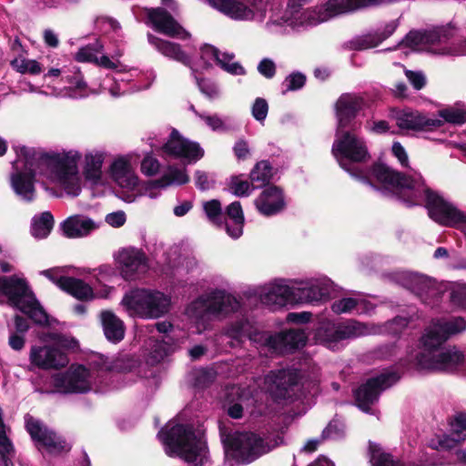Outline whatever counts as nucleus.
Masks as SVG:
<instances>
[{
	"instance_id": "1",
	"label": "nucleus",
	"mask_w": 466,
	"mask_h": 466,
	"mask_svg": "<svg viewBox=\"0 0 466 466\" xmlns=\"http://www.w3.org/2000/svg\"><path fill=\"white\" fill-rule=\"evenodd\" d=\"M107 153L102 148H87L81 153L76 149L62 151L48 159L47 177L51 183L71 197L82 190V177L93 187L105 185L104 164Z\"/></svg>"
},
{
	"instance_id": "2",
	"label": "nucleus",
	"mask_w": 466,
	"mask_h": 466,
	"mask_svg": "<svg viewBox=\"0 0 466 466\" xmlns=\"http://www.w3.org/2000/svg\"><path fill=\"white\" fill-rule=\"evenodd\" d=\"M158 437L169 456H178L193 466H206L208 462L201 431L172 422L159 431Z\"/></svg>"
},
{
	"instance_id": "3",
	"label": "nucleus",
	"mask_w": 466,
	"mask_h": 466,
	"mask_svg": "<svg viewBox=\"0 0 466 466\" xmlns=\"http://www.w3.org/2000/svg\"><path fill=\"white\" fill-rule=\"evenodd\" d=\"M238 308L239 302L233 295L223 289H214L192 301L186 313L195 332L200 334L209 328L211 317H224Z\"/></svg>"
},
{
	"instance_id": "4",
	"label": "nucleus",
	"mask_w": 466,
	"mask_h": 466,
	"mask_svg": "<svg viewBox=\"0 0 466 466\" xmlns=\"http://www.w3.org/2000/svg\"><path fill=\"white\" fill-rule=\"evenodd\" d=\"M227 335L238 341L248 339L260 346L268 348L269 350L279 353L302 347L307 340V336L301 329H289L272 336L258 330L248 320L232 324L228 329Z\"/></svg>"
},
{
	"instance_id": "5",
	"label": "nucleus",
	"mask_w": 466,
	"mask_h": 466,
	"mask_svg": "<svg viewBox=\"0 0 466 466\" xmlns=\"http://www.w3.org/2000/svg\"><path fill=\"white\" fill-rule=\"evenodd\" d=\"M4 303L19 309L37 324L48 323L47 314L23 276L0 277V304Z\"/></svg>"
},
{
	"instance_id": "6",
	"label": "nucleus",
	"mask_w": 466,
	"mask_h": 466,
	"mask_svg": "<svg viewBox=\"0 0 466 466\" xmlns=\"http://www.w3.org/2000/svg\"><path fill=\"white\" fill-rule=\"evenodd\" d=\"M121 306L130 317L156 319L169 311L171 298L155 289H134L124 295Z\"/></svg>"
},
{
	"instance_id": "7",
	"label": "nucleus",
	"mask_w": 466,
	"mask_h": 466,
	"mask_svg": "<svg viewBox=\"0 0 466 466\" xmlns=\"http://www.w3.org/2000/svg\"><path fill=\"white\" fill-rule=\"evenodd\" d=\"M15 150L16 159L13 163L11 185L23 200L31 201L35 198L34 177L37 155L33 148L25 146H16Z\"/></svg>"
},
{
	"instance_id": "8",
	"label": "nucleus",
	"mask_w": 466,
	"mask_h": 466,
	"mask_svg": "<svg viewBox=\"0 0 466 466\" xmlns=\"http://www.w3.org/2000/svg\"><path fill=\"white\" fill-rule=\"evenodd\" d=\"M131 155L116 157L108 166V176L117 188L119 198L127 203H133L142 196L141 180L132 164Z\"/></svg>"
},
{
	"instance_id": "9",
	"label": "nucleus",
	"mask_w": 466,
	"mask_h": 466,
	"mask_svg": "<svg viewBox=\"0 0 466 466\" xmlns=\"http://www.w3.org/2000/svg\"><path fill=\"white\" fill-rule=\"evenodd\" d=\"M222 437L227 454L244 463L255 461L277 445L276 442L270 444L251 432L236 431L226 435L222 431Z\"/></svg>"
},
{
	"instance_id": "10",
	"label": "nucleus",
	"mask_w": 466,
	"mask_h": 466,
	"mask_svg": "<svg viewBox=\"0 0 466 466\" xmlns=\"http://www.w3.org/2000/svg\"><path fill=\"white\" fill-rule=\"evenodd\" d=\"M51 381L57 392L86 393L96 385L97 373L83 365H72L66 372L53 375Z\"/></svg>"
},
{
	"instance_id": "11",
	"label": "nucleus",
	"mask_w": 466,
	"mask_h": 466,
	"mask_svg": "<svg viewBox=\"0 0 466 466\" xmlns=\"http://www.w3.org/2000/svg\"><path fill=\"white\" fill-rule=\"evenodd\" d=\"M338 128L337 138L332 147V153L339 161V166L346 171L351 173L347 161L362 162L369 157V152L365 142L350 132H343Z\"/></svg>"
},
{
	"instance_id": "12",
	"label": "nucleus",
	"mask_w": 466,
	"mask_h": 466,
	"mask_svg": "<svg viewBox=\"0 0 466 466\" xmlns=\"http://www.w3.org/2000/svg\"><path fill=\"white\" fill-rule=\"evenodd\" d=\"M298 288L291 286L287 279H274L256 289L255 294L261 303L274 309L287 305L302 302Z\"/></svg>"
},
{
	"instance_id": "13",
	"label": "nucleus",
	"mask_w": 466,
	"mask_h": 466,
	"mask_svg": "<svg viewBox=\"0 0 466 466\" xmlns=\"http://www.w3.org/2000/svg\"><path fill=\"white\" fill-rule=\"evenodd\" d=\"M159 151L164 157L181 159L186 164L196 163L204 157L200 145L184 137L177 129H172Z\"/></svg>"
},
{
	"instance_id": "14",
	"label": "nucleus",
	"mask_w": 466,
	"mask_h": 466,
	"mask_svg": "<svg viewBox=\"0 0 466 466\" xmlns=\"http://www.w3.org/2000/svg\"><path fill=\"white\" fill-rule=\"evenodd\" d=\"M75 345L74 340L59 337L57 347L32 346L30 350V364L42 370L60 369L67 365L68 359L59 348H70Z\"/></svg>"
},
{
	"instance_id": "15",
	"label": "nucleus",
	"mask_w": 466,
	"mask_h": 466,
	"mask_svg": "<svg viewBox=\"0 0 466 466\" xmlns=\"http://www.w3.org/2000/svg\"><path fill=\"white\" fill-rule=\"evenodd\" d=\"M114 258L120 275L126 280H136L146 274L149 268L147 256L142 249L137 248H121Z\"/></svg>"
},
{
	"instance_id": "16",
	"label": "nucleus",
	"mask_w": 466,
	"mask_h": 466,
	"mask_svg": "<svg viewBox=\"0 0 466 466\" xmlns=\"http://www.w3.org/2000/svg\"><path fill=\"white\" fill-rule=\"evenodd\" d=\"M399 380L395 372L381 373L376 378L370 379L356 391L355 397L358 406L364 411H369L370 405L373 404L380 393L393 385Z\"/></svg>"
},
{
	"instance_id": "17",
	"label": "nucleus",
	"mask_w": 466,
	"mask_h": 466,
	"mask_svg": "<svg viewBox=\"0 0 466 466\" xmlns=\"http://www.w3.org/2000/svg\"><path fill=\"white\" fill-rule=\"evenodd\" d=\"M25 424L27 431L36 442L39 450H45L52 454H58L70 450V447L64 440L49 431L38 420L28 417L25 420Z\"/></svg>"
},
{
	"instance_id": "18",
	"label": "nucleus",
	"mask_w": 466,
	"mask_h": 466,
	"mask_svg": "<svg viewBox=\"0 0 466 466\" xmlns=\"http://www.w3.org/2000/svg\"><path fill=\"white\" fill-rule=\"evenodd\" d=\"M297 381L298 374L295 370L272 371L264 379V390L277 400H288L292 398Z\"/></svg>"
},
{
	"instance_id": "19",
	"label": "nucleus",
	"mask_w": 466,
	"mask_h": 466,
	"mask_svg": "<svg viewBox=\"0 0 466 466\" xmlns=\"http://www.w3.org/2000/svg\"><path fill=\"white\" fill-rule=\"evenodd\" d=\"M206 2L235 21H252L257 14L256 0H206Z\"/></svg>"
},
{
	"instance_id": "20",
	"label": "nucleus",
	"mask_w": 466,
	"mask_h": 466,
	"mask_svg": "<svg viewBox=\"0 0 466 466\" xmlns=\"http://www.w3.org/2000/svg\"><path fill=\"white\" fill-rule=\"evenodd\" d=\"M367 333L368 329L364 324L357 321H349L339 326L333 324L322 325L319 328L316 336L319 342L326 343L329 346L332 342L365 335Z\"/></svg>"
},
{
	"instance_id": "21",
	"label": "nucleus",
	"mask_w": 466,
	"mask_h": 466,
	"mask_svg": "<svg viewBox=\"0 0 466 466\" xmlns=\"http://www.w3.org/2000/svg\"><path fill=\"white\" fill-rule=\"evenodd\" d=\"M147 17L153 27L161 34L183 40L190 37V34L164 8L147 9Z\"/></svg>"
},
{
	"instance_id": "22",
	"label": "nucleus",
	"mask_w": 466,
	"mask_h": 466,
	"mask_svg": "<svg viewBox=\"0 0 466 466\" xmlns=\"http://www.w3.org/2000/svg\"><path fill=\"white\" fill-rule=\"evenodd\" d=\"M254 204L260 214L267 217L274 216L285 208L283 192L276 186L267 187L254 200Z\"/></svg>"
},
{
	"instance_id": "23",
	"label": "nucleus",
	"mask_w": 466,
	"mask_h": 466,
	"mask_svg": "<svg viewBox=\"0 0 466 466\" xmlns=\"http://www.w3.org/2000/svg\"><path fill=\"white\" fill-rule=\"evenodd\" d=\"M397 126L401 129L414 131H432L443 126V121L431 117L419 111L405 112L397 117Z\"/></svg>"
},
{
	"instance_id": "24",
	"label": "nucleus",
	"mask_w": 466,
	"mask_h": 466,
	"mask_svg": "<svg viewBox=\"0 0 466 466\" xmlns=\"http://www.w3.org/2000/svg\"><path fill=\"white\" fill-rule=\"evenodd\" d=\"M75 59L82 63H94L106 69H114L118 66L117 61L111 60L103 54V45L98 40L79 48L75 55Z\"/></svg>"
},
{
	"instance_id": "25",
	"label": "nucleus",
	"mask_w": 466,
	"mask_h": 466,
	"mask_svg": "<svg viewBox=\"0 0 466 466\" xmlns=\"http://www.w3.org/2000/svg\"><path fill=\"white\" fill-rule=\"evenodd\" d=\"M98 228L97 222L83 215L71 216L61 224L64 235L69 238H85Z\"/></svg>"
},
{
	"instance_id": "26",
	"label": "nucleus",
	"mask_w": 466,
	"mask_h": 466,
	"mask_svg": "<svg viewBox=\"0 0 466 466\" xmlns=\"http://www.w3.org/2000/svg\"><path fill=\"white\" fill-rule=\"evenodd\" d=\"M364 102L361 98L352 95H342L336 103V115L338 118V128H342L348 125L351 118L361 110Z\"/></svg>"
},
{
	"instance_id": "27",
	"label": "nucleus",
	"mask_w": 466,
	"mask_h": 466,
	"mask_svg": "<svg viewBox=\"0 0 466 466\" xmlns=\"http://www.w3.org/2000/svg\"><path fill=\"white\" fill-rule=\"evenodd\" d=\"M147 39L159 53L163 56L176 60L185 66H190V56L182 49L179 44L161 39L151 34L147 35Z\"/></svg>"
},
{
	"instance_id": "28",
	"label": "nucleus",
	"mask_w": 466,
	"mask_h": 466,
	"mask_svg": "<svg viewBox=\"0 0 466 466\" xmlns=\"http://www.w3.org/2000/svg\"><path fill=\"white\" fill-rule=\"evenodd\" d=\"M99 316L106 338L113 343L121 341L125 336L124 322L111 310H103Z\"/></svg>"
},
{
	"instance_id": "29",
	"label": "nucleus",
	"mask_w": 466,
	"mask_h": 466,
	"mask_svg": "<svg viewBox=\"0 0 466 466\" xmlns=\"http://www.w3.org/2000/svg\"><path fill=\"white\" fill-rule=\"evenodd\" d=\"M331 290V282L325 278L312 279L305 286L298 288V292L303 294L302 301L313 302L326 299Z\"/></svg>"
},
{
	"instance_id": "30",
	"label": "nucleus",
	"mask_w": 466,
	"mask_h": 466,
	"mask_svg": "<svg viewBox=\"0 0 466 466\" xmlns=\"http://www.w3.org/2000/svg\"><path fill=\"white\" fill-rule=\"evenodd\" d=\"M228 220L226 221V230L232 238H238L243 234L244 214L242 207L238 201H234L227 207L226 209Z\"/></svg>"
},
{
	"instance_id": "31",
	"label": "nucleus",
	"mask_w": 466,
	"mask_h": 466,
	"mask_svg": "<svg viewBox=\"0 0 466 466\" xmlns=\"http://www.w3.org/2000/svg\"><path fill=\"white\" fill-rule=\"evenodd\" d=\"M60 289L79 300L96 299L93 288L81 279L70 278L60 279Z\"/></svg>"
},
{
	"instance_id": "32",
	"label": "nucleus",
	"mask_w": 466,
	"mask_h": 466,
	"mask_svg": "<svg viewBox=\"0 0 466 466\" xmlns=\"http://www.w3.org/2000/svg\"><path fill=\"white\" fill-rule=\"evenodd\" d=\"M189 176L185 167H178L173 165L167 167L166 172L157 179H154L151 187H165L166 188L176 185L180 186L188 183Z\"/></svg>"
},
{
	"instance_id": "33",
	"label": "nucleus",
	"mask_w": 466,
	"mask_h": 466,
	"mask_svg": "<svg viewBox=\"0 0 466 466\" xmlns=\"http://www.w3.org/2000/svg\"><path fill=\"white\" fill-rule=\"evenodd\" d=\"M54 227V218L48 211L36 215L32 218L31 234L35 238H46Z\"/></svg>"
},
{
	"instance_id": "34",
	"label": "nucleus",
	"mask_w": 466,
	"mask_h": 466,
	"mask_svg": "<svg viewBox=\"0 0 466 466\" xmlns=\"http://www.w3.org/2000/svg\"><path fill=\"white\" fill-rule=\"evenodd\" d=\"M331 309L336 314L364 313L368 311V304L362 299L343 298L333 302Z\"/></svg>"
},
{
	"instance_id": "35",
	"label": "nucleus",
	"mask_w": 466,
	"mask_h": 466,
	"mask_svg": "<svg viewBox=\"0 0 466 466\" xmlns=\"http://www.w3.org/2000/svg\"><path fill=\"white\" fill-rule=\"evenodd\" d=\"M441 120L454 125H461L466 122V109L461 105H455L441 109L438 113Z\"/></svg>"
},
{
	"instance_id": "36",
	"label": "nucleus",
	"mask_w": 466,
	"mask_h": 466,
	"mask_svg": "<svg viewBox=\"0 0 466 466\" xmlns=\"http://www.w3.org/2000/svg\"><path fill=\"white\" fill-rule=\"evenodd\" d=\"M147 361L151 364L161 361L169 352V347L158 339H149L146 344Z\"/></svg>"
},
{
	"instance_id": "37",
	"label": "nucleus",
	"mask_w": 466,
	"mask_h": 466,
	"mask_svg": "<svg viewBox=\"0 0 466 466\" xmlns=\"http://www.w3.org/2000/svg\"><path fill=\"white\" fill-rule=\"evenodd\" d=\"M370 462L372 466H404L399 461L392 460L389 453L376 443H370Z\"/></svg>"
},
{
	"instance_id": "38",
	"label": "nucleus",
	"mask_w": 466,
	"mask_h": 466,
	"mask_svg": "<svg viewBox=\"0 0 466 466\" xmlns=\"http://www.w3.org/2000/svg\"><path fill=\"white\" fill-rule=\"evenodd\" d=\"M432 37H437L436 34L429 32H410L403 39L402 44L412 49H421L424 45H432Z\"/></svg>"
},
{
	"instance_id": "39",
	"label": "nucleus",
	"mask_w": 466,
	"mask_h": 466,
	"mask_svg": "<svg viewBox=\"0 0 466 466\" xmlns=\"http://www.w3.org/2000/svg\"><path fill=\"white\" fill-rule=\"evenodd\" d=\"M253 182H249L242 176L232 177L228 182V190L237 197L249 196L254 190Z\"/></svg>"
},
{
	"instance_id": "40",
	"label": "nucleus",
	"mask_w": 466,
	"mask_h": 466,
	"mask_svg": "<svg viewBox=\"0 0 466 466\" xmlns=\"http://www.w3.org/2000/svg\"><path fill=\"white\" fill-rule=\"evenodd\" d=\"M380 44L378 35L375 33L359 35L348 43V46L353 50H364L372 48Z\"/></svg>"
},
{
	"instance_id": "41",
	"label": "nucleus",
	"mask_w": 466,
	"mask_h": 466,
	"mask_svg": "<svg viewBox=\"0 0 466 466\" xmlns=\"http://www.w3.org/2000/svg\"><path fill=\"white\" fill-rule=\"evenodd\" d=\"M11 65L14 69L22 74L29 73L35 75L41 72V67L37 61L25 57L15 58L12 60Z\"/></svg>"
},
{
	"instance_id": "42",
	"label": "nucleus",
	"mask_w": 466,
	"mask_h": 466,
	"mask_svg": "<svg viewBox=\"0 0 466 466\" xmlns=\"http://www.w3.org/2000/svg\"><path fill=\"white\" fill-rule=\"evenodd\" d=\"M234 54L222 53L217 65L231 75H243L244 68L234 61Z\"/></svg>"
},
{
	"instance_id": "43",
	"label": "nucleus",
	"mask_w": 466,
	"mask_h": 466,
	"mask_svg": "<svg viewBox=\"0 0 466 466\" xmlns=\"http://www.w3.org/2000/svg\"><path fill=\"white\" fill-rule=\"evenodd\" d=\"M271 177V167L268 161H260L256 164L250 172V180L253 183H266Z\"/></svg>"
},
{
	"instance_id": "44",
	"label": "nucleus",
	"mask_w": 466,
	"mask_h": 466,
	"mask_svg": "<svg viewBox=\"0 0 466 466\" xmlns=\"http://www.w3.org/2000/svg\"><path fill=\"white\" fill-rule=\"evenodd\" d=\"M160 167L159 160L151 153H147L140 163V171L146 177H154L159 172Z\"/></svg>"
},
{
	"instance_id": "45",
	"label": "nucleus",
	"mask_w": 466,
	"mask_h": 466,
	"mask_svg": "<svg viewBox=\"0 0 466 466\" xmlns=\"http://www.w3.org/2000/svg\"><path fill=\"white\" fill-rule=\"evenodd\" d=\"M451 432L458 436V440H466V412L454 415L451 421Z\"/></svg>"
},
{
	"instance_id": "46",
	"label": "nucleus",
	"mask_w": 466,
	"mask_h": 466,
	"mask_svg": "<svg viewBox=\"0 0 466 466\" xmlns=\"http://www.w3.org/2000/svg\"><path fill=\"white\" fill-rule=\"evenodd\" d=\"M221 52L210 45H205L200 49V60L202 61L203 67H209L213 62L218 63Z\"/></svg>"
},
{
	"instance_id": "47",
	"label": "nucleus",
	"mask_w": 466,
	"mask_h": 466,
	"mask_svg": "<svg viewBox=\"0 0 466 466\" xmlns=\"http://www.w3.org/2000/svg\"><path fill=\"white\" fill-rule=\"evenodd\" d=\"M138 366V361L133 357H125L117 359L114 361L113 365L106 366V370H116L117 371L126 372L133 371Z\"/></svg>"
},
{
	"instance_id": "48",
	"label": "nucleus",
	"mask_w": 466,
	"mask_h": 466,
	"mask_svg": "<svg viewBox=\"0 0 466 466\" xmlns=\"http://www.w3.org/2000/svg\"><path fill=\"white\" fill-rule=\"evenodd\" d=\"M200 117L213 131L224 132L229 129V125L228 124L227 120L220 118L217 115L200 116Z\"/></svg>"
},
{
	"instance_id": "49",
	"label": "nucleus",
	"mask_w": 466,
	"mask_h": 466,
	"mask_svg": "<svg viewBox=\"0 0 466 466\" xmlns=\"http://www.w3.org/2000/svg\"><path fill=\"white\" fill-rule=\"evenodd\" d=\"M455 28L451 25L442 26L431 31V34H436L437 37H432L431 44L442 43L454 35Z\"/></svg>"
},
{
	"instance_id": "50",
	"label": "nucleus",
	"mask_w": 466,
	"mask_h": 466,
	"mask_svg": "<svg viewBox=\"0 0 466 466\" xmlns=\"http://www.w3.org/2000/svg\"><path fill=\"white\" fill-rule=\"evenodd\" d=\"M268 106L265 99L257 98L252 106V116L258 121H263L268 115Z\"/></svg>"
},
{
	"instance_id": "51",
	"label": "nucleus",
	"mask_w": 466,
	"mask_h": 466,
	"mask_svg": "<svg viewBox=\"0 0 466 466\" xmlns=\"http://www.w3.org/2000/svg\"><path fill=\"white\" fill-rule=\"evenodd\" d=\"M204 210L208 218L215 222L221 215V204L218 200L212 199L204 204Z\"/></svg>"
},
{
	"instance_id": "52",
	"label": "nucleus",
	"mask_w": 466,
	"mask_h": 466,
	"mask_svg": "<svg viewBox=\"0 0 466 466\" xmlns=\"http://www.w3.org/2000/svg\"><path fill=\"white\" fill-rule=\"evenodd\" d=\"M405 76L414 87H423L427 84V79L423 72L405 70Z\"/></svg>"
},
{
	"instance_id": "53",
	"label": "nucleus",
	"mask_w": 466,
	"mask_h": 466,
	"mask_svg": "<svg viewBox=\"0 0 466 466\" xmlns=\"http://www.w3.org/2000/svg\"><path fill=\"white\" fill-rule=\"evenodd\" d=\"M105 221L113 228H120L127 221L126 213L122 210L109 213L106 216Z\"/></svg>"
},
{
	"instance_id": "54",
	"label": "nucleus",
	"mask_w": 466,
	"mask_h": 466,
	"mask_svg": "<svg viewBox=\"0 0 466 466\" xmlns=\"http://www.w3.org/2000/svg\"><path fill=\"white\" fill-rule=\"evenodd\" d=\"M195 180L197 187L201 190L208 189L213 185V178L205 171L197 170L195 173Z\"/></svg>"
},
{
	"instance_id": "55",
	"label": "nucleus",
	"mask_w": 466,
	"mask_h": 466,
	"mask_svg": "<svg viewBox=\"0 0 466 466\" xmlns=\"http://www.w3.org/2000/svg\"><path fill=\"white\" fill-rule=\"evenodd\" d=\"M258 72L267 78H271L276 73L274 62L268 58H264L258 66Z\"/></svg>"
},
{
	"instance_id": "56",
	"label": "nucleus",
	"mask_w": 466,
	"mask_h": 466,
	"mask_svg": "<svg viewBox=\"0 0 466 466\" xmlns=\"http://www.w3.org/2000/svg\"><path fill=\"white\" fill-rule=\"evenodd\" d=\"M391 152L402 167H408L409 157L405 148L400 142H394L392 144Z\"/></svg>"
},
{
	"instance_id": "57",
	"label": "nucleus",
	"mask_w": 466,
	"mask_h": 466,
	"mask_svg": "<svg viewBox=\"0 0 466 466\" xmlns=\"http://www.w3.org/2000/svg\"><path fill=\"white\" fill-rule=\"evenodd\" d=\"M65 272V268H55L46 270H43L41 274L47 279H49L53 283H55L57 287L60 288V279H67L68 277L63 276Z\"/></svg>"
},
{
	"instance_id": "58",
	"label": "nucleus",
	"mask_w": 466,
	"mask_h": 466,
	"mask_svg": "<svg viewBox=\"0 0 466 466\" xmlns=\"http://www.w3.org/2000/svg\"><path fill=\"white\" fill-rule=\"evenodd\" d=\"M96 271V277L98 282L110 280L116 274L114 268L110 265H102Z\"/></svg>"
},
{
	"instance_id": "59",
	"label": "nucleus",
	"mask_w": 466,
	"mask_h": 466,
	"mask_svg": "<svg viewBox=\"0 0 466 466\" xmlns=\"http://www.w3.org/2000/svg\"><path fill=\"white\" fill-rule=\"evenodd\" d=\"M306 83V76L301 73H293L286 78L287 87H302Z\"/></svg>"
},
{
	"instance_id": "60",
	"label": "nucleus",
	"mask_w": 466,
	"mask_h": 466,
	"mask_svg": "<svg viewBox=\"0 0 466 466\" xmlns=\"http://www.w3.org/2000/svg\"><path fill=\"white\" fill-rule=\"evenodd\" d=\"M462 441H463L462 440H458V436L452 435V433L450 432V434L444 436L440 441V445L443 449L452 450V449H455L457 447V445Z\"/></svg>"
},
{
	"instance_id": "61",
	"label": "nucleus",
	"mask_w": 466,
	"mask_h": 466,
	"mask_svg": "<svg viewBox=\"0 0 466 466\" xmlns=\"http://www.w3.org/2000/svg\"><path fill=\"white\" fill-rule=\"evenodd\" d=\"M342 429L340 425L337 422H331L328 425V427L322 432V438H338L341 435Z\"/></svg>"
},
{
	"instance_id": "62",
	"label": "nucleus",
	"mask_w": 466,
	"mask_h": 466,
	"mask_svg": "<svg viewBox=\"0 0 466 466\" xmlns=\"http://www.w3.org/2000/svg\"><path fill=\"white\" fill-rule=\"evenodd\" d=\"M153 180L147 181L143 184V191L140 190L142 195H147L150 198H156L159 196L158 190L165 189V187H151Z\"/></svg>"
},
{
	"instance_id": "63",
	"label": "nucleus",
	"mask_w": 466,
	"mask_h": 466,
	"mask_svg": "<svg viewBox=\"0 0 466 466\" xmlns=\"http://www.w3.org/2000/svg\"><path fill=\"white\" fill-rule=\"evenodd\" d=\"M235 155L238 159H246L249 155V148L246 141L240 140L234 147Z\"/></svg>"
},
{
	"instance_id": "64",
	"label": "nucleus",
	"mask_w": 466,
	"mask_h": 466,
	"mask_svg": "<svg viewBox=\"0 0 466 466\" xmlns=\"http://www.w3.org/2000/svg\"><path fill=\"white\" fill-rule=\"evenodd\" d=\"M86 89H63V93L54 94L56 96H63V97H70V98H78L87 96L88 94L84 92Z\"/></svg>"
}]
</instances>
